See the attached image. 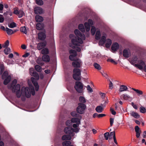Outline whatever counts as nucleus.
I'll use <instances>...</instances> for the list:
<instances>
[{
	"label": "nucleus",
	"mask_w": 146,
	"mask_h": 146,
	"mask_svg": "<svg viewBox=\"0 0 146 146\" xmlns=\"http://www.w3.org/2000/svg\"><path fill=\"white\" fill-rule=\"evenodd\" d=\"M17 83V80H14L11 84L8 85V87L9 89L11 90L13 92L16 93L18 98H20L21 96H25L27 98H29L31 96V92L33 95L35 94V90L33 86H29V88L23 87L21 91L20 86L19 84H17L15 86Z\"/></svg>",
	"instance_id": "1"
},
{
	"label": "nucleus",
	"mask_w": 146,
	"mask_h": 146,
	"mask_svg": "<svg viewBox=\"0 0 146 146\" xmlns=\"http://www.w3.org/2000/svg\"><path fill=\"white\" fill-rule=\"evenodd\" d=\"M74 33L77 37H76L75 39H72V43L74 45L79 46L80 44L83 43V40H85V36L84 35L81 34L79 31L77 29L75 30Z\"/></svg>",
	"instance_id": "2"
},
{
	"label": "nucleus",
	"mask_w": 146,
	"mask_h": 146,
	"mask_svg": "<svg viewBox=\"0 0 146 146\" xmlns=\"http://www.w3.org/2000/svg\"><path fill=\"white\" fill-rule=\"evenodd\" d=\"M131 62L132 64L136 63L135 66L140 70L143 69L145 66V63L142 59L136 56L133 57L131 60Z\"/></svg>",
	"instance_id": "3"
},
{
	"label": "nucleus",
	"mask_w": 146,
	"mask_h": 146,
	"mask_svg": "<svg viewBox=\"0 0 146 146\" xmlns=\"http://www.w3.org/2000/svg\"><path fill=\"white\" fill-rule=\"evenodd\" d=\"M31 69H30V74L32 76H34L35 78L33 77H32L31 78V80L34 85L35 86V90L36 91H38L39 89V86L38 85L37 82H36V80H37L39 79V75L36 72H33L32 73L31 72Z\"/></svg>",
	"instance_id": "4"
},
{
	"label": "nucleus",
	"mask_w": 146,
	"mask_h": 146,
	"mask_svg": "<svg viewBox=\"0 0 146 146\" xmlns=\"http://www.w3.org/2000/svg\"><path fill=\"white\" fill-rule=\"evenodd\" d=\"M79 131V129L78 128H70L66 127L64 128V131L65 133L72 136H74L75 134L74 132L77 133Z\"/></svg>",
	"instance_id": "5"
},
{
	"label": "nucleus",
	"mask_w": 146,
	"mask_h": 146,
	"mask_svg": "<svg viewBox=\"0 0 146 146\" xmlns=\"http://www.w3.org/2000/svg\"><path fill=\"white\" fill-rule=\"evenodd\" d=\"M2 78L4 79L3 84L5 85H7L11 81V76L8 74L7 71H5L2 76Z\"/></svg>",
	"instance_id": "6"
},
{
	"label": "nucleus",
	"mask_w": 146,
	"mask_h": 146,
	"mask_svg": "<svg viewBox=\"0 0 146 146\" xmlns=\"http://www.w3.org/2000/svg\"><path fill=\"white\" fill-rule=\"evenodd\" d=\"M73 77L76 80H80L81 79V71L80 69L75 68L73 70Z\"/></svg>",
	"instance_id": "7"
},
{
	"label": "nucleus",
	"mask_w": 146,
	"mask_h": 146,
	"mask_svg": "<svg viewBox=\"0 0 146 146\" xmlns=\"http://www.w3.org/2000/svg\"><path fill=\"white\" fill-rule=\"evenodd\" d=\"M86 108V105L82 103H79L78 106L77 108L76 111L77 113L80 114H83Z\"/></svg>",
	"instance_id": "8"
},
{
	"label": "nucleus",
	"mask_w": 146,
	"mask_h": 146,
	"mask_svg": "<svg viewBox=\"0 0 146 146\" xmlns=\"http://www.w3.org/2000/svg\"><path fill=\"white\" fill-rule=\"evenodd\" d=\"M83 85L80 82H76L75 86V88L76 90L79 93H82L83 92Z\"/></svg>",
	"instance_id": "9"
},
{
	"label": "nucleus",
	"mask_w": 146,
	"mask_h": 146,
	"mask_svg": "<svg viewBox=\"0 0 146 146\" xmlns=\"http://www.w3.org/2000/svg\"><path fill=\"white\" fill-rule=\"evenodd\" d=\"M82 64V61L78 58L76 59L72 64V66L75 68H80Z\"/></svg>",
	"instance_id": "10"
},
{
	"label": "nucleus",
	"mask_w": 146,
	"mask_h": 146,
	"mask_svg": "<svg viewBox=\"0 0 146 146\" xmlns=\"http://www.w3.org/2000/svg\"><path fill=\"white\" fill-rule=\"evenodd\" d=\"M70 54L69 58L70 59L71 61H74L76 60L75 57L77 55V54L76 51L73 50H70L69 51Z\"/></svg>",
	"instance_id": "11"
},
{
	"label": "nucleus",
	"mask_w": 146,
	"mask_h": 146,
	"mask_svg": "<svg viewBox=\"0 0 146 146\" xmlns=\"http://www.w3.org/2000/svg\"><path fill=\"white\" fill-rule=\"evenodd\" d=\"M93 24V21L91 19H89L88 23L86 22L84 24L86 30L87 32H88L90 30V26L92 25Z\"/></svg>",
	"instance_id": "12"
},
{
	"label": "nucleus",
	"mask_w": 146,
	"mask_h": 146,
	"mask_svg": "<svg viewBox=\"0 0 146 146\" xmlns=\"http://www.w3.org/2000/svg\"><path fill=\"white\" fill-rule=\"evenodd\" d=\"M34 12L36 14H41L44 13L43 9L39 7H36L35 8Z\"/></svg>",
	"instance_id": "13"
},
{
	"label": "nucleus",
	"mask_w": 146,
	"mask_h": 146,
	"mask_svg": "<svg viewBox=\"0 0 146 146\" xmlns=\"http://www.w3.org/2000/svg\"><path fill=\"white\" fill-rule=\"evenodd\" d=\"M121 99L125 100H128L129 101H131L133 99V98L130 96L129 95L126 94L122 95L121 96Z\"/></svg>",
	"instance_id": "14"
},
{
	"label": "nucleus",
	"mask_w": 146,
	"mask_h": 146,
	"mask_svg": "<svg viewBox=\"0 0 146 146\" xmlns=\"http://www.w3.org/2000/svg\"><path fill=\"white\" fill-rule=\"evenodd\" d=\"M106 35L105 34H103L102 35V36L100 40L99 44L101 45H103L104 44L106 38Z\"/></svg>",
	"instance_id": "15"
},
{
	"label": "nucleus",
	"mask_w": 146,
	"mask_h": 146,
	"mask_svg": "<svg viewBox=\"0 0 146 146\" xmlns=\"http://www.w3.org/2000/svg\"><path fill=\"white\" fill-rule=\"evenodd\" d=\"M130 52L129 49H124L123 51V55L125 58H128L130 56Z\"/></svg>",
	"instance_id": "16"
},
{
	"label": "nucleus",
	"mask_w": 146,
	"mask_h": 146,
	"mask_svg": "<svg viewBox=\"0 0 146 146\" xmlns=\"http://www.w3.org/2000/svg\"><path fill=\"white\" fill-rule=\"evenodd\" d=\"M46 44L45 42L38 43L37 45V48L38 50H40L44 47Z\"/></svg>",
	"instance_id": "17"
},
{
	"label": "nucleus",
	"mask_w": 146,
	"mask_h": 146,
	"mask_svg": "<svg viewBox=\"0 0 146 146\" xmlns=\"http://www.w3.org/2000/svg\"><path fill=\"white\" fill-rule=\"evenodd\" d=\"M119 48V45L117 43H114L112 44L111 49L113 51H116Z\"/></svg>",
	"instance_id": "18"
},
{
	"label": "nucleus",
	"mask_w": 146,
	"mask_h": 146,
	"mask_svg": "<svg viewBox=\"0 0 146 146\" xmlns=\"http://www.w3.org/2000/svg\"><path fill=\"white\" fill-rule=\"evenodd\" d=\"M130 115L135 118H138L140 117L139 115L137 113L133 111H131L130 113Z\"/></svg>",
	"instance_id": "19"
},
{
	"label": "nucleus",
	"mask_w": 146,
	"mask_h": 146,
	"mask_svg": "<svg viewBox=\"0 0 146 146\" xmlns=\"http://www.w3.org/2000/svg\"><path fill=\"white\" fill-rule=\"evenodd\" d=\"M127 89L128 88L126 86L122 85L120 86L119 91L120 92L126 91L127 90Z\"/></svg>",
	"instance_id": "20"
},
{
	"label": "nucleus",
	"mask_w": 146,
	"mask_h": 146,
	"mask_svg": "<svg viewBox=\"0 0 146 146\" xmlns=\"http://www.w3.org/2000/svg\"><path fill=\"white\" fill-rule=\"evenodd\" d=\"M71 136V135H65L62 136V139L63 140H70L72 139Z\"/></svg>",
	"instance_id": "21"
},
{
	"label": "nucleus",
	"mask_w": 146,
	"mask_h": 146,
	"mask_svg": "<svg viewBox=\"0 0 146 146\" xmlns=\"http://www.w3.org/2000/svg\"><path fill=\"white\" fill-rule=\"evenodd\" d=\"M39 39L43 40L46 37L45 34L44 33H39L38 34Z\"/></svg>",
	"instance_id": "22"
},
{
	"label": "nucleus",
	"mask_w": 146,
	"mask_h": 146,
	"mask_svg": "<svg viewBox=\"0 0 146 146\" xmlns=\"http://www.w3.org/2000/svg\"><path fill=\"white\" fill-rule=\"evenodd\" d=\"M36 21L37 22H40L42 21L43 18L42 16L39 15H37L35 17Z\"/></svg>",
	"instance_id": "23"
},
{
	"label": "nucleus",
	"mask_w": 146,
	"mask_h": 146,
	"mask_svg": "<svg viewBox=\"0 0 146 146\" xmlns=\"http://www.w3.org/2000/svg\"><path fill=\"white\" fill-rule=\"evenodd\" d=\"M43 60L46 62H48L50 60V57L48 55H44L42 56Z\"/></svg>",
	"instance_id": "24"
},
{
	"label": "nucleus",
	"mask_w": 146,
	"mask_h": 146,
	"mask_svg": "<svg viewBox=\"0 0 146 146\" xmlns=\"http://www.w3.org/2000/svg\"><path fill=\"white\" fill-rule=\"evenodd\" d=\"M44 27V25L42 23H38L36 24V28L38 30L42 29Z\"/></svg>",
	"instance_id": "25"
},
{
	"label": "nucleus",
	"mask_w": 146,
	"mask_h": 146,
	"mask_svg": "<svg viewBox=\"0 0 146 146\" xmlns=\"http://www.w3.org/2000/svg\"><path fill=\"white\" fill-rule=\"evenodd\" d=\"M111 40L110 39H107L106 40V47L107 48H109L111 44Z\"/></svg>",
	"instance_id": "26"
},
{
	"label": "nucleus",
	"mask_w": 146,
	"mask_h": 146,
	"mask_svg": "<svg viewBox=\"0 0 146 146\" xmlns=\"http://www.w3.org/2000/svg\"><path fill=\"white\" fill-rule=\"evenodd\" d=\"M106 116V115L104 114H98L97 113H94L93 115V117L94 118L97 117L98 118H100Z\"/></svg>",
	"instance_id": "27"
},
{
	"label": "nucleus",
	"mask_w": 146,
	"mask_h": 146,
	"mask_svg": "<svg viewBox=\"0 0 146 146\" xmlns=\"http://www.w3.org/2000/svg\"><path fill=\"white\" fill-rule=\"evenodd\" d=\"M96 110L98 113H101L103 110V108L102 106H98L96 107Z\"/></svg>",
	"instance_id": "28"
},
{
	"label": "nucleus",
	"mask_w": 146,
	"mask_h": 146,
	"mask_svg": "<svg viewBox=\"0 0 146 146\" xmlns=\"http://www.w3.org/2000/svg\"><path fill=\"white\" fill-rule=\"evenodd\" d=\"M5 31L8 35H11L13 33V30L8 28H6Z\"/></svg>",
	"instance_id": "29"
},
{
	"label": "nucleus",
	"mask_w": 146,
	"mask_h": 146,
	"mask_svg": "<svg viewBox=\"0 0 146 146\" xmlns=\"http://www.w3.org/2000/svg\"><path fill=\"white\" fill-rule=\"evenodd\" d=\"M101 35L100 31H97L95 35L96 39L97 40H99L100 38Z\"/></svg>",
	"instance_id": "30"
},
{
	"label": "nucleus",
	"mask_w": 146,
	"mask_h": 146,
	"mask_svg": "<svg viewBox=\"0 0 146 146\" xmlns=\"http://www.w3.org/2000/svg\"><path fill=\"white\" fill-rule=\"evenodd\" d=\"M94 66L95 68L98 70H100L102 68L100 65L97 63H94Z\"/></svg>",
	"instance_id": "31"
},
{
	"label": "nucleus",
	"mask_w": 146,
	"mask_h": 146,
	"mask_svg": "<svg viewBox=\"0 0 146 146\" xmlns=\"http://www.w3.org/2000/svg\"><path fill=\"white\" fill-rule=\"evenodd\" d=\"M72 123H80V120L77 118H73L71 119Z\"/></svg>",
	"instance_id": "32"
},
{
	"label": "nucleus",
	"mask_w": 146,
	"mask_h": 146,
	"mask_svg": "<svg viewBox=\"0 0 146 146\" xmlns=\"http://www.w3.org/2000/svg\"><path fill=\"white\" fill-rule=\"evenodd\" d=\"M21 31L23 33L27 34V30L25 26L22 27L20 29Z\"/></svg>",
	"instance_id": "33"
},
{
	"label": "nucleus",
	"mask_w": 146,
	"mask_h": 146,
	"mask_svg": "<svg viewBox=\"0 0 146 146\" xmlns=\"http://www.w3.org/2000/svg\"><path fill=\"white\" fill-rule=\"evenodd\" d=\"M48 50L47 48H44L41 50V53L42 54H47L48 53Z\"/></svg>",
	"instance_id": "34"
},
{
	"label": "nucleus",
	"mask_w": 146,
	"mask_h": 146,
	"mask_svg": "<svg viewBox=\"0 0 146 146\" xmlns=\"http://www.w3.org/2000/svg\"><path fill=\"white\" fill-rule=\"evenodd\" d=\"M79 101L83 103H85L86 102V100L85 98L83 96H81L79 98Z\"/></svg>",
	"instance_id": "35"
},
{
	"label": "nucleus",
	"mask_w": 146,
	"mask_h": 146,
	"mask_svg": "<svg viewBox=\"0 0 146 146\" xmlns=\"http://www.w3.org/2000/svg\"><path fill=\"white\" fill-rule=\"evenodd\" d=\"M8 26L10 28H13L16 27V25L15 23L13 22L9 24Z\"/></svg>",
	"instance_id": "36"
},
{
	"label": "nucleus",
	"mask_w": 146,
	"mask_h": 146,
	"mask_svg": "<svg viewBox=\"0 0 146 146\" xmlns=\"http://www.w3.org/2000/svg\"><path fill=\"white\" fill-rule=\"evenodd\" d=\"M79 29L81 31L83 32L85 31V29L83 25L82 24H80L78 26Z\"/></svg>",
	"instance_id": "37"
},
{
	"label": "nucleus",
	"mask_w": 146,
	"mask_h": 146,
	"mask_svg": "<svg viewBox=\"0 0 146 146\" xmlns=\"http://www.w3.org/2000/svg\"><path fill=\"white\" fill-rule=\"evenodd\" d=\"M71 142L69 141H65L62 143L63 146H68L69 145H70Z\"/></svg>",
	"instance_id": "38"
},
{
	"label": "nucleus",
	"mask_w": 146,
	"mask_h": 146,
	"mask_svg": "<svg viewBox=\"0 0 146 146\" xmlns=\"http://www.w3.org/2000/svg\"><path fill=\"white\" fill-rule=\"evenodd\" d=\"M133 90L135 91L138 94V95H141L143 94V92L142 91L139 90L138 89H136L133 88L132 89Z\"/></svg>",
	"instance_id": "39"
},
{
	"label": "nucleus",
	"mask_w": 146,
	"mask_h": 146,
	"mask_svg": "<svg viewBox=\"0 0 146 146\" xmlns=\"http://www.w3.org/2000/svg\"><path fill=\"white\" fill-rule=\"evenodd\" d=\"M9 42L8 40H7L4 44L2 45V47L3 48H7L9 45Z\"/></svg>",
	"instance_id": "40"
},
{
	"label": "nucleus",
	"mask_w": 146,
	"mask_h": 146,
	"mask_svg": "<svg viewBox=\"0 0 146 146\" xmlns=\"http://www.w3.org/2000/svg\"><path fill=\"white\" fill-rule=\"evenodd\" d=\"M36 3L39 5H42L43 4V2L42 0H36Z\"/></svg>",
	"instance_id": "41"
},
{
	"label": "nucleus",
	"mask_w": 146,
	"mask_h": 146,
	"mask_svg": "<svg viewBox=\"0 0 146 146\" xmlns=\"http://www.w3.org/2000/svg\"><path fill=\"white\" fill-rule=\"evenodd\" d=\"M69 46L73 48H75L77 52H79L81 51V49L79 47H75L74 46H73L72 44H70Z\"/></svg>",
	"instance_id": "42"
},
{
	"label": "nucleus",
	"mask_w": 146,
	"mask_h": 146,
	"mask_svg": "<svg viewBox=\"0 0 146 146\" xmlns=\"http://www.w3.org/2000/svg\"><path fill=\"white\" fill-rule=\"evenodd\" d=\"M35 68L38 72H40L41 71V67L38 65H36L35 66Z\"/></svg>",
	"instance_id": "43"
},
{
	"label": "nucleus",
	"mask_w": 146,
	"mask_h": 146,
	"mask_svg": "<svg viewBox=\"0 0 146 146\" xmlns=\"http://www.w3.org/2000/svg\"><path fill=\"white\" fill-rule=\"evenodd\" d=\"M6 48L4 50V52L6 54H8L10 52V49L9 48Z\"/></svg>",
	"instance_id": "44"
},
{
	"label": "nucleus",
	"mask_w": 146,
	"mask_h": 146,
	"mask_svg": "<svg viewBox=\"0 0 146 146\" xmlns=\"http://www.w3.org/2000/svg\"><path fill=\"white\" fill-rule=\"evenodd\" d=\"M96 28L94 26H92L91 29V33L92 35H94L95 34L96 32Z\"/></svg>",
	"instance_id": "45"
},
{
	"label": "nucleus",
	"mask_w": 146,
	"mask_h": 146,
	"mask_svg": "<svg viewBox=\"0 0 146 146\" xmlns=\"http://www.w3.org/2000/svg\"><path fill=\"white\" fill-rule=\"evenodd\" d=\"M86 88L88 92L89 93H91L93 91L92 88L90 87V85H88L86 86Z\"/></svg>",
	"instance_id": "46"
},
{
	"label": "nucleus",
	"mask_w": 146,
	"mask_h": 146,
	"mask_svg": "<svg viewBox=\"0 0 146 146\" xmlns=\"http://www.w3.org/2000/svg\"><path fill=\"white\" fill-rule=\"evenodd\" d=\"M107 61L108 62H110L114 64H117V62L116 61H115L113 59L111 58L108 59Z\"/></svg>",
	"instance_id": "47"
},
{
	"label": "nucleus",
	"mask_w": 146,
	"mask_h": 146,
	"mask_svg": "<svg viewBox=\"0 0 146 146\" xmlns=\"http://www.w3.org/2000/svg\"><path fill=\"white\" fill-rule=\"evenodd\" d=\"M72 123L71 120H68L66 121V123L67 126H69L72 125Z\"/></svg>",
	"instance_id": "48"
},
{
	"label": "nucleus",
	"mask_w": 146,
	"mask_h": 146,
	"mask_svg": "<svg viewBox=\"0 0 146 146\" xmlns=\"http://www.w3.org/2000/svg\"><path fill=\"white\" fill-rule=\"evenodd\" d=\"M140 111L141 112L144 113L146 112V109L143 107H141L140 108Z\"/></svg>",
	"instance_id": "49"
},
{
	"label": "nucleus",
	"mask_w": 146,
	"mask_h": 146,
	"mask_svg": "<svg viewBox=\"0 0 146 146\" xmlns=\"http://www.w3.org/2000/svg\"><path fill=\"white\" fill-rule=\"evenodd\" d=\"M19 13H18V16L19 18H21L22 17L24 14V13L22 11H19Z\"/></svg>",
	"instance_id": "50"
},
{
	"label": "nucleus",
	"mask_w": 146,
	"mask_h": 146,
	"mask_svg": "<svg viewBox=\"0 0 146 146\" xmlns=\"http://www.w3.org/2000/svg\"><path fill=\"white\" fill-rule=\"evenodd\" d=\"M104 136L105 139L106 140H108L109 137V133L106 132L104 134Z\"/></svg>",
	"instance_id": "51"
},
{
	"label": "nucleus",
	"mask_w": 146,
	"mask_h": 146,
	"mask_svg": "<svg viewBox=\"0 0 146 146\" xmlns=\"http://www.w3.org/2000/svg\"><path fill=\"white\" fill-rule=\"evenodd\" d=\"M80 123H76V124H73L72 126L74 128H78L79 129L80 128H78L79 125Z\"/></svg>",
	"instance_id": "52"
},
{
	"label": "nucleus",
	"mask_w": 146,
	"mask_h": 146,
	"mask_svg": "<svg viewBox=\"0 0 146 146\" xmlns=\"http://www.w3.org/2000/svg\"><path fill=\"white\" fill-rule=\"evenodd\" d=\"M101 73L102 75L104 77H107L108 76V75L106 72H104L103 71H102L100 72Z\"/></svg>",
	"instance_id": "53"
},
{
	"label": "nucleus",
	"mask_w": 146,
	"mask_h": 146,
	"mask_svg": "<svg viewBox=\"0 0 146 146\" xmlns=\"http://www.w3.org/2000/svg\"><path fill=\"white\" fill-rule=\"evenodd\" d=\"M4 20V19L3 15L0 14V23H3Z\"/></svg>",
	"instance_id": "54"
},
{
	"label": "nucleus",
	"mask_w": 146,
	"mask_h": 146,
	"mask_svg": "<svg viewBox=\"0 0 146 146\" xmlns=\"http://www.w3.org/2000/svg\"><path fill=\"white\" fill-rule=\"evenodd\" d=\"M109 88L110 89L112 90L113 88V84L110 81V83L109 84Z\"/></svg>",
	"instance_id": "55"
},
{
	"label": "nucleus",
	"mask_w": 146,
	"mask_h": 146,
	"mask_svg": "<svg viewBox=\"0 0 146 146\" xmlns=\"http://www.w3.org/2000/svg\"><path fill=\"white\" fill-rule=\"evenodd\" d=\"M135 130L136 132H141L140 131V129L138 126H136L135 127Z\"/></svg>",
	"instance_id": "56"
},
{
	"label": "nucleus",
	"mask_w": 146,
	"mask_h": 146,
	"mask_svg": "<svg viewBox=\"0 0 146 146\" xmlns=\"http://www.w3.org/2000/svg\"><path fill=\"white\" fill-rule=\"evenodd\" d=\"M3 5L2 4H0V13H3Z\"/></svg>",
	"instance_id": "57"
},
{
	"label": "nucleus",
	"mask_w": 146,
	"mask_h": 146,
	"mask_svg": "<svg viewBox=\"0 0 146 146\" xmlns=\"http://www.w3.org/2000/svg\"><path fill=\"white\" fill-rule=\"evenodd\" d=\"M114 121V119L113 118H110V125L111 126H112Z\"/></svg>",
	"instance_id": "58"
},
{
	"label": "nucleus",
	"mask_w": 146,
	"mask_h": 146,
	"mask_svg": "<svg viewBox=\"0 0 146 146\" xmlns=\"http://www.w3.org/2000/svg\"><path fill=\"white\" fill-rule=\"evenodd\" d=\"M30 53L28 52L26 53L25 54L23 55L22 56L23 57L26 58L27 57L30 55Z\"/></svg>",
	"instance_id": "59"
},
{
	"label": "nucleus",
	"mask_w": 146,
	"mask_h": 146,
	"mask_svg": "<svg viewBox=\"0 0 146 146\" xmlns=\"http://www.w3.org/2000/svg\"><path fill=\"white\" fill-rule=\"evenodd\" d=\"M110 111L111 112V113L113 115H115L116 114L115 111H114L112 108H111L110 109Z\"/></svg>",
	"instance_id": "60"
},
{
	"label": "nucleus",
	"mask_w": 146,
	"mask_h": 146,
	"mask_svg": "<svg viewBox=\"0 0 146 146\" xmlns=\"http://www.w3.org/2000/svg\"><path fill=\"white\" fill-rule=\"evenodd\" d=\"M131 105L133 106V107L135 109H137V106L136 105L134 104L133 102L131 103Z\"/></svg>",
	"instance_id": "61"
},
{
	"label": "nucleus",
	"mask_w": 146,
	"mask_h": 146,
	"mask_svg": "<svg viewBox=\"0 0 146 146\" xmlns=\"http://www.w3.org/2000/svg\"><path fill=\"white\" fill-rule=\"evenodd\" d=\"M110 136H113V137H115V132L114 131H113L110 133Z\"/></svg>",
	"instance_id": "62"
},
{
	"label": "nucleus",
	"mask_w": 146,
	"mask_h": 146,
	"mask_svg": "<svg viewBox=\"0 0 146 146\" xmlns=\"http://www.w3.org/2000/svg\"><path fill=\"white\" fill-rule=\"evenodd\" d=\"M136 132V136L137 138H139L140 137V133L141 132Z\"/></svg>",
	"instance_id": "63"
},
{
	"label": "nucleus",
	"mask_w": 146,
	"mask_h": 146,
	"mask_svg": "<svg viewBox=\"0 0 146 146\" xmlns=\"http://www.w3.org/2000/svg\"><path fill=\"white\" fill-rule=\"evenodd\" d=\"M8 17H9V16H11L13 15V13L11 11H7Z\"/></svg>",
	"instance_id": "64"
}]
</instances>
